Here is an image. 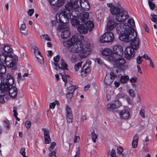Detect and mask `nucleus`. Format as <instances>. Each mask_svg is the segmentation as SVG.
Here are the masks:
<instances>
[{
    "mask_svg": "<svg viewBox=\"0 0 157 157\" xmlns=\"http://www.w3.org/2000/svg\"><path fill=\"white\" fill-rule=\"evenodd\" d=\"M75 37L73 36L67 41H64L63 45L67 48L72 47L71 50V52H78L81 58H86L91 52V49L86 45L84 46L81 41L76 42Z\"/></svg>",
    "mask_w": 157,
    "mask_h": 157,
    "instance_id": "f257e3e1",
    "label": "nucleus"
},
{
    "mask_svg": "<svg viewBox=\"0 0 157 157\" xmlns=\"http://www.w3.org/2000/svg\"><path fill=\"white\" fill-rule=\"evenodd\" d=\"M135 23L132 18L128 20L127 23L122 22L120 24V29L124 30L123 33H121L119 36L120 40L125 42L128 43L135 38L137 36V32L134 29Z\"/></svg>",
    "mask_w": 157,
    "mask_h": 157,
    "instance_id": "f03ea898",
    "label": "nucleus"
},
{
    "mask_svg": "<svg viewBox=\"0 0 157 157\" xmlns=\"http://www.w3.org/2000/svg\"><path fill=\"white\" fill-rule=\"evenodd\" d=\"M14 79L10 74H3L1 75L0 81V96H5L9 89V86L13 84Z\"/></svg>",
    "mask_w": 157,
    "mask_h": 157,
    "instance_id": "7ed1b4c3",
    "label": "nucleus"
},
{
    "mask_svg": "<svg viewBox=\"0 0 157 157\" xmlns=\"http://www.w3.org/2000/svg\"><path fill=\"white\" fill-rule=\"evenodd\" d=\"M140 40L138 38L132 39L131 41V47H127L124 51V55L125 58L130 59L132 57L135 56L134 49L137 50L139 46Z\"/></svg>",
    "mask_w": 157,
    "mask_h": 157,
    "instance_id": "20e7f679",
    "label": "nucleus"
},
{
    "mask_svg": "<svg viewBox=\"0 0 157 157\" xmlns=\"http://www.w3.org/2000/svg\"><path fill=\"white\" fill-rule=\"evenodd\" d=\"M110 10L112 15H116V19L118 21H124L129 17L127 11L124 8L114 7L111 8Z\"/></svg>",
    "mask_w": 157,
    "mask_h": 157,
    "instance_id": "39448f33",
    "label": "nucleus"
},
{
    "mask_svg": "<svg viewBox=\"0 0 157 157\" xmlns=\"http://www.w3.org/2000/svg\"><path fill=\"white\" fill-rule=\"evenodd\" d=\"M107 60L109 62L113 63V65L115 67H117L120 71H123L122 67L124 66L126 63L125 59L121 57L116 56L114 54H112L109 57L106 58Z\"/></svg>",
    "mask_w": 157,
    "mask_h": 157,
    "instance_id": "423d86ee",
    "label": "nucleus"
},
{
    "mask_svg": "<svg viewBox=\"0 0 157 157\" xmlns=\"http://www.w3.org/2000/svg\"><path fill=\"white\" fill-rule=\"evenodd\" d=\"M71 17V14H70L69 12L67 13L65 11H62L58 16L56 15V21L57 23H67Z\"/></svg>",
    "mask_w": 157,
    "mask_h": 157,
    "instance_id": "0eeeda50",
    "label": "nucleus"
},
{
    "mask_svg": "<svg viewBox=\"0 0 157 157\" xmlns=\"http://www.w3.org/2000/svg\"><path fill=\"white\" fill-rule=\"evenodd\" d=\"M114 39V35L111 32H105L101 37L100 41L101 43H109L112 42Z\"/></svg>",
    "mask_w": 157,
    "mask_h": 157,
    "instance_id": "6e6552de",
    "label": "nucleus"
},
{
    "mask_svg": "<svg viewBox=\"0 0 157 157\" xmlns=\"http://www.w3.org/2000/svg\"><path fill=\"white\" fill-rule=\"evenodd\" d=\"M78 2V5H76L74 3L71 1V2H68L67 4L65 6V8L64 9L63 11H65L66 12L68 13L69 12L70 14L71 13V11L73 9L77 8L79 6V5Z\"/></svg>",
    "mask_w": 157,
    "mask_h": 157,
    "instance_id": "1a4fd4ad",
    "label": "nucleus"
},
{
    "mask_svg": "<svg viewBox=\"0 0 157 157\" xmlns=\"http://www.w3.org/2000/svg\"><path fill=\"white\" fill-rule=\"evenodd\" d=\"M55 0H49V2L52 6V7L56 10L64 3V0H57L54 2Z\"/></svg>",
    "mask_w": 157,
    "mask_h": 157,
    "instance_id": "9d476101",
    "label": "nucleus"
},
{
    "mask_svg": "<svg viewBox=\"0 0 157 157\" xmlns=\"http://www.w3.org/2000/svg\"><path fill=\"white\" fill-rule=\"evenodd\" d=\"M66 119L67 122L68 123H71L73 121V115L72 110L67 105L66 106Z\"/></svg>",
    "mask_w": 157,
    "mask_h": 157,
    "instance_id": "9b49d317",
    "label": "nucleus"
},
{
    "mask_svg": "<svg viewBox=\"0 0 157 157\" xmlns=\"http://www.w3.org/2000/svg\"><path fill=\"white\" fill-rule=\"evenodd\" d=\"M13 85H10L8 86L9 89L6 92L9 90V93L10 96L13 98H15L17 94V88L14 86H12Z\"/></svg>",
    "mask_w": 157,
    "mask_h": 157,
    "instance_id": "f8f14e48",
    "label": "nucleus"
},
{
    "mask_svg": "<svg viewBox=\"0 0 157 157\" xmlns=\"http://www.w3.org/2000/svg\"><path fill=\"white\" fill-rule=\"evenodd\" d=\"M123 50L121 46L117 45L114 46L113 48V54L116 56L122 57L123 54Z\"/></svg>",
    "mask_w": 157,
    "mask_h": 157,
    "instance_id": "ddd939ff",
    "label": "nucleus"
},
{
    "mask_svg": "<svg viewBox=\"0 0 157 157\" xmlns=\"http://www.w3.org/2000/svg\"><path fill=\"white\" fill-rule=\"evenodd\" d=\"M52 64H53L56 67L55 68V69L58 70L57 67H58L59 69H60L61 68H62L61 69V71L64 72V70H68V69L67 68V63H66L64 59H62L61 60V67H60L59 64H57V63H55L53 62Z\"/></svg>",
    "mask_w": 157,
    "mask_h": 157,
    "instance_id": "4468645a",
    "label": "nucleus"
},
{
    "mask_svg": "<svg viewBox=\"0 0 157 157\" xmlns=\"http://www.w3.org/2000/svg\"><path fill=\"white\" fill-rule=\"evenodd\" d=\"M119 115L121 119H127L129 117L130 113L128 110L124 109L120 111Z\"/></svg>",
    "mask_w": 157,
    "mask_h": 157,
    "instance_id": "2eb2a0df",
    "label": "nucleus"
},
{
    "mask_svg": "<svg viewBox=\"0 0 157 157\" xmlns=\"http://www.w3.org/2000/svg\"><path fill=\"white\" fill-rule=\"evenodd\" d=\"M117 24L116 21L112 19L109 20L107 24V30H110L113 29Z\"/></svg>",
    "mask_w": 157,
    "mask_h": 157,
    "instance_id": "dca6fc26",
    "label": "nucleus"
},
{
    "mask_svg": "<svg viewBox=\"0 0 157 157\" xmlns=\"http://www.w3.org/2000/svg\"><path fill=\"white\" fill-rule=\"evenodd\" d=\"M85 24H82V22L79 25L77 28L78 31L81 33L85 34L88 32V29L84 25Z\"/></svg>",
    "mask_w": 157,
    "mask_h": 157,
    "instance_id": "f3484780",
    "label": "nucleus"
},
{
    "mask_svg": "<svg viewBox=\"0 0 157 157\" xmlns=\"http://www.w3.org/2000/svg\"><path fill=\"white\" fill-rule=\"evenodd\" d=\"M11 56V55L9 53L5 54L4 53H2L0 54V61L2 63H5L6 64V62L8 61L6 60V58L8 57Z\"/></svg>",
    "mask_w": 157,
    "mask_h": 157,
    "instance_id": "a211bd4d",
    "label": "nucleus"
},
{
    "mask_svg": "<svg viewBox=\"0 0 157 157\" xmlns=\"http://www.w3.org/2000/svg\"><path fill=\"white\" fill-rule=\"evenodd\" d=\"M89 14L88 12H84L82 15L81 16L80 20L82 24H85L86 21L88 19Z\"/></svg>",
    "mask_w": 157,
    "mask_h": 157,
    "instance_id": "6ab92c4d",
    "label": "nucleus"
},
{
    "mask_svg": "<svg viewBox=\"0 0 157 157\" xmlns=\"http://www.w3.org/2000/svg\"><path fill=\"white\" fill-rule=\"evenodd\" d=\"M109 75V77L113 79V81L116 77L117 76L119 77L120 75H121L120 74V73L117 70L116 71L113 70V71L111 72Z\"/></svg>",
    "mask_w": 157,
    "mask_h": 157,
    "instance_id": "aec40b11",
    "label": "nucleus"
},
{
    "mask_svg": "<svg viewBox=\"0 0 157 157\" xmlns=\"http://www.w3.org/2000/svg\"><path fill=\"white\" fill-rule=\"evenodd\" d=\"M70 33L68 29H67L62 31L61 37L63 39H67L70 37Z\"/></svg>",
    "mask_w": 157,
    "mask_h": 157,
    "instance_id": "412c9836",
    "label": "nucleus"
},
{
    "mask_svg": "<svg viewBox=\"0 0 157 157\" xmlns=\"http://www.w3.org/2000/svg\"><path fill=\"white\" fill-rule=\"evenodd\" d=\"M83 67H84V66ZM90 69L89 67H87L85 69H84V67H83L82 69L81 72V76L82 78L85 77L87 74L90 73Z\"/></svg>",
    "mask_w": 157,
    "mask_h": 157,
    "instance_id": "4be33fe9",
    "label": "nucleus"
},
{
    "mask_svg": "<svg viewBox=\"0 0 157 157\" xmlns=\"http://www.w3.org/2000/svg\"><path fill=\"white\" fill-rule=\"evenodd\" d=\"M113 81V79L109 77V74L106 75L104 80V82L106 84L109 85L112 83Z\"/></svg>",
    "mask_w": 157,
    "mask_h": 157,
    "instance_id": "5701e85b",
    "label": "nucleus"
},
{
    "mask_svg": "<svg viewBox=\"0 0 157 157\" xmlns=\"http://www.w3.org/2000/svg\"><path fill=\"white\" fill-rule=\"evenodd\" d=\"M87 29L90 31H91L94 27V24L92 21H87L85 24Z\"/></svg>",
    "mask_w": 157,
    "mask_h": 157,
    "instance_id": "b1692460",
    "label": "nucleus"
},
{
    "mask_svg": "<svg viewBox=\"0 0 157 157\" xmlns=\"http://www.w3.org/2000/svg\"><path fill=\"white\" fill-rule=\"evenodd\" d=\"M78 87L77 85H72L70 86L67 88V92L73 94L74 92L77 89Z\"/></svg>",
    "mask_w": 157,
    "mask_h": 157,
    "instance_id": "393cba45",
    "label": "nucleus"
},
{
    "mask_svg": "<svg viewBox=\"0 0 157 157\" xmlns=\"http://www.w3.org/2000/svg\"><path fill=\"white\" fill-rule=\"evenodd\" d=\"M112 51L109 48H106L102 52V54L103 55L108 56L109 57L111 55H112Z\"/></svg>",
    "mask_w": 157,
    "mask_h": 157,
    "instance_id": "a878e982",
    "label": "nucleus"
},
{
    "mask_svg": "<svg viewBox=\"0 0 157 157\" xmlns=\"http://www.w3.org/2000/svg\"><path fill=\"white\" fill-rule=\"evenodd\" d=\"M129 79V78L128 75H122L121 77L120 81L121 83H126Z\"/></svg>",
    "mask_w": 157,
    "mask_h": 157,
    "instance_id": "bb28decb",
    "label": "nucleus"
},
{
    "mask_svg": "<svg viewBox=\"0 0 157 157\" xmlns=\"http://www.w3.org/2000/svg\"><path fill=\"white\" fill-rule=\"evenodd\" d=\"M3 48V50L8 53L12 52L13 50L12 48L8 45H5Z\"/></svg>",
    "mask_w": 157,
    "mask_h": 157,
    "instance_id": "cd10ccee",
    "label": "nucleus"
},
{
    "mask_svg": "<svg viewBox=\"0 0 157 157\" xmlns=\"http://www.w3.org/2000/svg\"><path fill=\"white\" fill-rule=\"evenodd\" d=\"M71 22L72 25L74 26H76L77 25H79L81 24V21H79L78 20L72 18L71 20Z\"/></svg>",
    "mask_w": 157,
    "mask_h": 157,
    "instance_id": "c85d7f7f",
    "label": "nucleus"
},
{
    "mask_svg": "<svg viewBox=\"0 0 157 157\" xmlns=\"http://www.w3.org/2000/svg\"><path fill=\"white\" fill-rule=\"evenodd\" d=\"M107 108L108 110L113 112L114 109H117L113 104V103L109 104L107 105Z\"/></svg>",
    "mask_w": 157,
    "mask_h": 157,
    "instance_id": "c756f323",
    "label": "nucleus"
},
{
    "mask_svg": "<svg viewBox=\"0 0 157 157\" xmlns=\"http://www.w3.org/2000/svg\"><path fill=\"white\" fill-rule=\"evenodd\" d=\"M123 149L122 147L119 146L117 147V153L119 154L121 156L120 157H126V156L122 153L123 151Z\"/></svg>",
    "mask_w": 157,
    "mask_h": 157,
    "instance_id": "7c9ffc66",
    "label": "nucleus"
},
{
    "mask_svg": "<svg viewBox=\"0 0 157 157\" xmlns=\"http://www.w3.org/2000/svg\"><path fill=\"white\" fill-rule=\"evenodd\" d=\"M151 19L153 22L157 24V15L153 13L151 15Z\"/></svg>",
    "mask_w": 157,
    "mask_h": 157,
    "instance_id": "2f4dec72",
    "label": "nucleus"
},
{
    "mask_svg": "<svg viewBox=\"0 0 157 157\" xmlns=\"http://www.w3.org/2000/svg\"><path fill=\"white\" fill-rule=\"evenodd\" d=\"M82 62L81 61L75 65V69L76 71H77L79 70V68L81 67Z\"/></svg>",
    "mask_w": 157,
    "mask_h": 157,
    "instance_id": "473e14b6",
    "label": "nucleus"
},
{
    "mask_svg": "<svg viewBox=\"0 0 157 157\" xmlns=\"http://www.w3.org/2000/svg\"><path fill=\"white\" fill-rule=\"evenodd\" d=\"M42 131L44 132V137H46L47 136L50 135L49 131L48 129L43 128Z\"/></svg>",
    "mask_w": 157,
    "mask_h": 157,
    "instance_id": "72a5a7b5",
    "label": "nucleus"
},
{
    "mask_svg": "<svg viewBox=\"0 0 157 157\" xmlns=\"http://www.w3.org/2000/svg\"><path fill=\"white\" fill-rule=\"evenodd\" d=\"M91 138L93 142L94 143H95L96 140L97 138V136L94 132H93L91 133Z\"/></svg>",
    "mask_w": 157,
    "mask_h": 157,
    "instance_id": "f704fd0d",
    "label": "nucleus"
},
{
    "mask_svg": "<svg viewBox=\"0 0 157 157\" xmlns=\"http://www.w3.org/2000/svg\"><path fill=\"white\" fill-rule=\"evenodd\" d=\"M73 94L67 92L66 97L68 101H71L72 98L73 97Z\"/></svg>",
    "mask_w": 157,
    "mask_h": 157,
    "instance_id": "c9c22d12",
    "label": "nucleus"
},
{
    "mask_svg": "<svg viewBox=\"0 0 157 157\" xmlns=\"http://www.w3.org/2000/svg\"><path fill=\"white\" fill-rule=\"evenodd\" d=\"M108 153V154H110L111 157H115L116 156V151L113 148L112 149L111 151H109Z\"/></svg>",
    "mask_w": 157,
    "mask_h": 157,
    "instance_id": "e433bc0d",
    "label": "nucleus"
},
{
    "mask_svg": "<svg viewBox=\"0 0 157 157\" xmlns=\"http://www.w3.org/2000/svg\"><path fill=\"white\" fill-rule=\"evenodd\" d=\"M113 104L116 108L119 107L120 106H121L122 105L121 103L118 100L115 101Z\"/></svg>",
    "mask_w": 157,
    "mask_h": 157,
    "instance_id": "4c0bfd02",
    "label": "nucleus"
},
{
    "mask_svg": "<svg viewBox=\"0 0 157 157\" xmlns=\"http://www.w3.org/2000/svg\"><path fill=\"white\" fill-rule=\"evenodd\" d=\"M44 139L45 144H49L50 143L51 139L50 135L47 136L46 137V136L44 137Z\"/></svg>",
    "mask_w": 157,
    "mask_h": 157,
    "instance_id": "58836bf2",
    "label": "nucleus"
},
{
    "mask_svg": "<svg viewBox=\"0 0 157 157\" xmlns=\"http://www.w3.org/2000/svg\"><path fill=\"white\" fill-rule=\"evenodd\" d=\"M4 125L7 129H9L10 128V126L9 124V121L7 120H5L3 121Z\"/></svg>",
    "mask_w": 157,
    "mask_h": 157,
    "instance_id": "ea45409f",
    "label": "nucleus"
},
{
    "mask_svg": "<svg viewBox=\"0 0 157 157\" xmlns=\"http://www.w3.org/2000/svg\"><path fill=\"white\" fill-rule=\"evenodd\" d=\"M148 4L151 9L153 10L154 9L155 5L151 1H148Z\"/></svg>",
    "mask_w": 157,
    "mask_h": 157,
    "instance_id": "a19ab883",
    "label": "nucleus"
},
{
    "mask_svg": "<svg viewBox=\"0 0 157 157\" xmlns=\"http://www.w3.org/2000/svg\"><path fill=\"white\" fill-rule=\"evenodd\" d=\"M128 93L129 95L133 98H134L135 97V94L133 90H129L128 91Z\"/></svg>",
    "mask_w": 157,
    "mask_h": 157,
    "instance_id": "79ce46f5",
    "label": "nucleus"
},
{
    "mask_svg": "<svg viewBox=\"0 0 157 157\" xmlns=\"http://www.w3.org/2000/svg\"><path fill=\"white\" fill-rule=\"evenodd\" d=\"M66 25L64 24L59 25L57 27V28L59 30H60L61 29H64L66 28Z\"/></svg>",
    "mask_w": 157,
    "mask_h": 157,
    "instance_id": "37998d69",
    "label": "nucleus"
},
{
    "mask_svg": "<svg viewBox=\"0 0 157 157\" xmlns=\"http://www.w3.org/2000/svg\"><path fill=\"white\" fill-rule=\"evenodd\" d=\"M137 79L138 78L137 77H134L130 78L129 80L131 82L136 83L137 82Z\"/></svg>",
    "mask_w": 157,
    "mask_h": 157,
    "instance_id": "c03bdc74",
    "label": "nucleus"
},
{
    "mask_svg": "<svg viewBox=\"0 0 157 157\" xmlns=\"http://www.w3.org/2000/svg\"><path fill=\"white\" fill-rule=\"evenodd\" d=\"M37 58L38 61L40 63L42 64L44 63V60L43 57L42 56V55L40 56V57H38L37 56L36 57Z\"/></svg>",
    "mask_w": 157,
    "mask_h": 157,
    "instance_id": "a18cd8bd",
    "label": "nucleus"
},
{
    "mask_svg": "<svg viewBox=\"0 0 157 157\" xmlns=\"http://www.w3.org/2000/svg\"><path fill=\"white\" fill-rule=\"evenodd\" d=\"M25 125L27 128H29L31 125V122L29 121H26L25 122Z\"/></svg>",
    "mask_w": 157,
    "mask_h": 157,
    "instance_id": "49530a36",
    "label": "nucleus"
},
{
    "mask_svg": "<svg viewBox=\"0 0 157 157\" xmlns=\"http://www.w3.org/2000/svg\"><path fill=\"white\" fill-rule=\"evenodd\" d=\"M60 59V56L59 55H57L56 56H55L53 58V60L56 63H57L58 62Z\"/></svg>",
    "mask_w": 157,
    "mask_h": 157,
    "instance_id": "de8ad7c7",
    "label": "nucleus"
},
{
    "mask_svg": "<svg viewBox=\"0 0 157 157\" xmlns=\"http://www.w3.org/2000/svg\"><path fill=\"white\" fill-rule=\"evenodd\" d=\"M142 57V56H138L137 58V63L139 64H140L142 63V60L141 59Z\"/></svg>",
    "mask_w": 157,
    "mask_h": 157,
    "instance_id": "09e8293b",
    "label": "nucleus"
},
{
    "mask_svg": "<svg viewBox=\"0 0 157 157\" xmlns=\"http://www.w3.org/2000/svg\"><path fill=\"white\" fill-rule=\"evenodd\" d=\"M145 111L144 109H141L139 113L141 116L144 118L145 117Z\"/></svg>",
    "mask_w": 157,
    "mask_h": 157,
    "instance_id": "8fccbe9b",
    "label": "nucleus"
},
{
    "mask_svg": "<svg viewBox=\"0 0 157 157\" xmlns=\"http://www.w3.org/2000/svg\"><path fill=\"white\" fill-rule=\"evenodd\" d=\"M34 12V9H29L28 11V15L30 16H32Z\"/></svg>",
    "mask_w": 157,
    "mask_h": 157,
    "instance_id": "3c124183",
    "label": "nucleus"
},
{
    "mask_svg": "<svg viewBox=\"0 0 157 157\" xmlns=\"http://www.w3.org/2000/svg\"><path fill=\"white\" fill-rule=\"evenodd\" d=\"M56 145V143L55 142H52L51 144L50 147L49 148V150L51 151L53 149Z\"/></svg>",
    "mask_w": 157,
    "mask_h": 157,
    "instance_id": "603ef678",
    "label": "nucleus"
},
{
    "mask_svg": "<svg viewBox=\"0 0 157 157\" xmlns=\"http://www.w3.org/2000/svg\"><path fill=\"white\" fill-rule=\"evenodd\" d=\"M26 28V26L25 23L22 24L21 25L20 27V29L21 31L24 30Z\"/></svg>",
    "mask_w": 157,
    "mask_h": 157,
    "instance_id": "864d4df0",
    "label": "nucleus"
},
{
    "mask_svg": "<svg viewBox=\"0 0 157 157\" xmlns=\"http://www.w3.org/2000/svg\"><path fill=\"white\" fill-rule=\"evenodd\" d=\"M41 36L43 37V38L45 39L46 40L48 41H50L49 36L47 34H44L41 35Z\"/></svg>",
    "mask_w": 157,
    "mask_h": 157,
    "instance_id": "5fc2aeb1",
    "label": "nucleus"
},
{
    "mask_svg": "<svg viewBox=\"0 0 157 157\" xmlns=\"http://www.w3.org/2000/svg\"><path fill=\"white\" fill-rule=\"evenodd\" d=\"M125 96V95L124 94H123V93H121L119 94H118L117 95V98H123Z\"/></svg>",
    "mask_w": 157,
    "mask_h": 157,
    "instance_id": "6e6d98bb",
    "label": "nucleus"
},
{
    "mask_svg": "<svg viewBox=\"0 0 157 157\" xmlns=\"http://www.w3.org/2000/svg\"><path fill=\"white\" fill-rule=\"evenodd\" d=\"M71 61L73 63H75L76 62V57L75 56H72L71 59Z\"/></svg>",
    "mask_w": 157,
    "mask_h": 157,
    "instance_id": "4d7b16f0",
    "label": "nucleus"
},
{
    "mask_svg": "<svg viewBox=\"0 0 157 157\" xmlns=\"http://www.w3.org/2000/svg\"><path fill=\"white\" fill-rule=\"evenodd\" d=\"M64 75H65V73H64L63 75H61L62 76V79L66 84L67 82V78L66 77V76H65Z\"/></svg>",
    "mask_w": 157,
    "mask_h": 157,
    "instance_id": "13d9d810",
    "label": "nucleus"
},
{
    "mask_svg": "<svg viewBox=\"0 0 157 157\" xmlns=\"http://www.w3.org/2000/svg\"><path fill=\"white\" fill-rule=\"evenodd\" d=\"M17 78H18V81L19 82L20 81L23 80V78L21 76V74L20 73H19L17 75Z\"/></svg>",
    "mask_w": 157,
    "mask_h": 157,
    "instance_id": "bf43d9fd",
    "label": "nucleus"
},
{
    "mask_svg": "<svg viewBox=\"0 0 157 157\" xmlns=\"http://www.w3.org/2000/svg\"><path fill=\"white\" fill-rule=\"evenodd\" d=\"M138 135L137 134H136L133 137V141H136L138 142Z\"/></svg>",
    "mask_w": 157,
    "mask_h": 157,
    "instance_id": "052dcab7",
    "label": "nucleus"
},
{
    "mask_svg": "<svg viewBox=\"0 0 157 157\" xmlns=\"http://www.w3.org/2000/svg\"><path fill=\"white\" fill-rule=\"evenodd\" d=\"M34 49V53L36 57V53L37 52L39 51L38 48L36 46L33 48Z\"/></svg>",
    "mask_w": 157,
    "mask_h": 157,
    "instance_id": "680f3d73",
    "label": "nucleus"
},
{
    "mask_svg": "<svg viewBox=\"0 0 157 157\" xmlns=\"http://www.w3.org/2000/svg\"><path fill=\"white\" fill-rule=\"evenodd\" d=\"M25 148L22 147L20 151V153L22 155H24L25 154Z\"/></svg>",
    "mask_w": 157,
    "mask_h": 157,
    "instance_id": "e2e57ef3",
    "label": "nucleus"
},
{
    "mask_svg": "<svg viewBox=\"0 0 157 157\" xmlns=\"http://www.w3.org/2000/svg\"><path fill=\"white\" fill-rule=\"evenodd\" d=\"M138 142L136 141H132V146L134 148L136 147L137 146Z\"/></svg>",
    "mask_w": 157,
    "mask_h": 157,
    "instance_id": "0e129e2a",
    "label": "nucleus"
},
{
    "mask_svg": "<svg viewBox=\"0 0 157 157\" xmlns=\"http://www.w3.org/2000/svg\"><path fill=\"white\" fill-rule=\"evenodd\" d=\"M56 105V103L55 102L51 103L49 105V107L51 109H54Z\"/></svg>",
    "mask_w": 157,
    "mask_h": 157,
    "instance_id": "69168bd1",
    "label": "nucleus"
},
{
    "mask_svg": "<svg viewBox=\"0 0 157 157\" xmlns=\"http://www.w3.org/2000/svg\"><path fill=\"white\" fill-rule=\"evenodd\" d=\"M0 96V103H3L5 102L3 96Z\"/></svg>",
    "mask_w": 157,
    "mask_h": 157,
    "instance_id": "338daca9",
    "label": "nucleus"
},
{
    "mask_svg": "<svg viewBox=\"0 0 157 157\" xmlns=\"http://www.w3.org/2000/svg\"><path fill=\"white\" fill-rule=\"evenodd\" d=\"M9 57L11 58V60L12 59V61H14L15 62H16L17 60L18 57L17 56L15 57L14 58H13L12 57V55L11 56V57L10 56H9Z\"/></svg>",
    "mask_w": 157,
    "mask_h": 157,
    "instance_id": "774afa93",
    "label": "nucleus"
}]
</instances>
